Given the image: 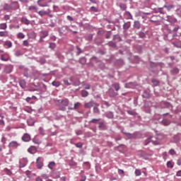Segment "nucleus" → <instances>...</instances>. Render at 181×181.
Segmentation results:
<instances>
[{
  "label": "nucleus",
  "instance_id": "f257e3e1",
  "mask_svg": "<svg viewBox=\"0 0 181 181\" xmlns=\"http://www.w3.org/2000/svg\"><path fill=\"white\" fill-rule=\"evenodd\" d=\"M36 165L37 169H42L43 168V159L42 157H38L36 160Z\"/></svg>",
  "mask_w": 181,
  "mask_h": 181
},
{
  "label": "nucleus",
  "instance_id": "f03ea898",
  "mask_svg": "<svg viewBox=\"0 0 181 181\" xmlns=\"http://www.w3.org/2000/svg\"><path fill=\"white\" fill-rule=\"evenodd\" d=\"M21 144H19L18 143H17L15 141H13L9 143L8 144V147L12 148V149H16V148H18V146H19Z\"/></svg>",
  "mask_w": 181,
  "mask_h": 181
},
{
  "label": "nucleus",
  "instance_id": "7ed1b4c3",
  "mask_svg": "<svg viewBox=\"0 0 181 181\" xmlns=\"http://www.w3.org/2000/svg\"><path fill=\"white\" fill-rule=\"evenodd\" d=\"M31 139L30 135L28 133H25L23 134V136H22V141H23V142H29Z\"/></svg>",
  "mask_w": 181,
  "mask_h": 181
},
{
  "label": "nucleus",
  "instance_id": "20e7f679",
  "mask_svg": "<svg viewBox=\"0 0 181 181\" xmlns=\"http://www.w3.org/2000/svg\"><path fill=\"white\" fill-rule=\"evenodd\" d=\"M165 21H168V22H170L171 23H176L177 22V20L170 16H167Z\"/></svg>",
  "mask_w": 181,
  "mask_h": 181
},
{
  "label": "nucleus",
  "instance_id": "39448f33",
  "mask_svg": "<svg viewBox=\"0 0 181 181\" xmlns=\"http://www.w3.org/2000/svg\"><path fill=\"white\" fill-rule=\"evenodd\" d=\"M28 165V159L22 158L20 160V168H25Z\"/></svg>",
  "mask_w": 181,
  "mask_h": 181
},
{
  "label": "nucleus",
  "instance_id": "423d86ee",
  "mask_svg": "<svg viewBox=\"0 0 181 181\" xmlns=\"http://www.w3.org/2000/svg\"><path fill=\"white\" fill-rule=\"evenodd\" d=\"M0 59L2 62H8L9 61V57H8L7 54H1V57H0Z\"/></svg>",
  "mask_w": 181,
  "mask_h": 181
},
{
  "label": "nucleus",
  "instance_id": "0eeeda50",
  "mask_svg": "<svg viewBox=\"0 0 181 181\" xmlns=\"http://www.w3.org/2000/svg\"><path fill=\"white\" fill-rule=\"evenodd\" d=\"M19 85H20V87H21V88H26V81L25 80H21L19 81Z\"/></svg>",
  "mask_w": 181,
  "mask_h": 181
},
{
  "label": "nucleus",
  "instance_id": "6e6552de",
  "mask_svg": "<svg viewBox=\"0 0 181 181\" xmlns=\"http://www.w3.org/2000/svg\"><path fill=\"white\" fill-rule=\"evenodd\" d=\"M36 146H31L28 149V151L29 152V153H35V152H36Z\"/></svg>",
  "mask_w": 181,
  "mask_h": 181
},
{
  "label": "nucleus",
  "instance_id": "1a4fd4ad",
  "mask_svg": "<svg viewBox=\"0 0 181 181\" xmlns=\"http://www.w3.org/2000/svg\"><path fill=\"white\" fill-rule=\"evenodd\" d=\"M93 105H94V103H93V101H90L89 103H86L84 104L85 108H91L93 107Z\"/></svg>",
  "mask_w": 181,
  "mask_h": 181
},
{
  "label": "nucleus",
  "instance_id": "9d476101",
  "mask_svg": "<svg viewBox=\"0 0 181 181\" xmlns=\"http://www.w3.org/2000/svg\"><path fill=\"white\" fill-rule=\"evenodd\" d=\"M21 22L22 23H24V25H30V21H29L28 18L23 17L21 18Z\"/></svg>",
  "mask_w": 181,
  "mask_h": 181
},
{
  "label": "nucleus",
  "instance_id": "9b49d317",
  "mask_svg": "<svg viewBox=\"0 0 181 181\" xmlns=\"http://www.w3.org/2000/svg\"><path fill=\"white\" fill-rule=\"evenodd\" d=\"M134 28L136 29H141V23L139 21L134 22Z\"/></svg>",
  "mask_w": 181,
  "mask_h": 181
},
{
  "label": "nucleus",
  "instance_id": "f8f14e48",
  "mask_svg": "<svg viewBox=\"0 0 181 181\" xmlns=\"http://www.w3.org/2000/svg\"><path fill=\"white\" fill-rule=\"evenodd\" d=\"M109 95L110 97H116L117 95V93L114 92L112 88L109 89Z\"/></svg>",
  "mask_w": 181,
  "mask_h": 181
},
{
  "label": "nucleus",
  "instance_id": "ddd939ff",
  "mask_svg": "<svg viewBox=\"0 0 181 181\" xmlns=\"http://www.w3.org/2000/svg\"><path fill=\"white\" fill-rule=\"evenodd\" d=\"M4 72L6 73V74H9L10 73H12V67L6 66Z\"/></svg>",
  "mask_w": 181,
  "mask_h": 181
},
{
  "label": "nucleus",
  "instance_id": "4468645a",
  "mask_svg": "<svg viewBox=\"0 0 181 181\" xmlns=\"http://www.w3.org/2000/svg\"><path fill=\"white\" fill-rule=\"evenodd\" d=\"M112 86L115 88V91H119L120 87L119 83H115Z\"/></svg>",
  "mask_w": 181,
  "mask_h": 181
},
{
  "label": "nucleus",
  "instance_id": "2eb2a0df",
  "mask_svg": "<svg viewBox=\"0 0 181 181\" xmlns=\"http://www.w3.org/2000/svg\"><path fill=\"white\" fill-rule=\"evenodd\" d=\"M61 104L62 105H63L64 107H67V105H69V100L68 99H64L61 101Z\"/></svg>",
  "mask_w": 181,
  "mask_h": 181
},
{
  "label": "nucleus",
  "instance_id": "dca6fc26",
  "mask_svg": "<svg viewBox=\"0 0 181 181\" xmlns=\"http://www.w3.org/2000/svg\"><path fill=\"white\" fill-rule=\"evenodd\" d=\"M129 28H131V23L128 22V23H124V25H123V28L126 30H127V29H129Z\"/></svg>",
  "mask_w": 181,
  "mask_h": 181
},
{
  "label": "nucleus",
  "instance_id": "f3484780",
  "mask_svg": "<svg viewBox=\"0 0 181 181\" xmlns=\"http://www.w3.org/2000/svg\"><path fill=\"white\" fill-rule=\"evenodd\" d=\"M35 12L37 13H38V15H40V16H45V15H47V12H46L45 11H36Z\"/></svg>",
  "mask_w": 181,
  "mask_h": 181
},
{
  "label": "nucleus",
  "instance_id": "a211bd4d",
  "mask_svg": "<svg viewBox=\"0 0 181 181\" xmlns=\"http://www.w3.org/2000/svg\"><path fill=\"white\" fill-rule=\"evenodd\" d=\"M81 97L86 98V97H88V91L87 90H81Z\"/></svg>",
  "mask_w": 181,
  "mask_h": 181
},
{
  "label": "nucleus",
  "instance_id": "6ab92c4d",
  "mask_svg": "<svg viewBox=\"0 0 181 181\" xmlns=\"http://www.w3.org/2000/svg\"><path fill=\"white\" fill-rule=\"evenodd\" d=\"M42 35L41 39H45V37H47V36H49V33L47 31H42Z\"/></svg>",
  "mask_w": 181,
  "mask_h": 181
},
{
  "label": "nucleus",
  "instance_id": "aec40b11",
  "mask_svg": "<svg viewBox=\"0 0 181 181\" xmlns=\"http://www.w3.org/2000/svg\"><path fill=\"white\" fill-rule=\"evenodd\" d=\"M37 4H38L39 6H41L42 8H45V6H47V3L42 4V0H38Z\"/></svg>",
  "mask_w": 181,
  "mask_h": 181
},
{
  "label": "nucleus",
  "instance_id": "412c9836",
  "mask_svg": "<svg viewBox=\"0 0 181 181\" xmlns=\"http://www.w3.org/2000/svg\"><path fill=\"white\" fill-rule=\"evenodd\" d=\"M6 36H8L7 31H1L0 32V37H6Z\"/></svg>",
  "mask_w": 181,
  "mask_h": 181
},
{
  "label": "nucleus",
  "instance_id": "4be33fe9",
  "mask_svg": "<svg viewBox=\"0 0 181 181\" xmlns=\"http://www.w3.org/2000/svg\"><path fill=\"white\" fill-rule=\"evenodd\" d=\"M173 45H174V46H175V47H178V48L181 49V42L180 41L173 42Z\"/></svg>",
  "mask_w": 181,
  "mask_h": 181
},
{
  "label": "nucleus",
  "instance_id": "5701e85b",
  "mask_svg": "<svg viewBox=\"0 0 181 181\" xmlns=\"http://www.w3.org/2000/svg\"><path fill=\"white\" fill-rule=\"evenodd\" d=\"M98 127L100 129H105L106 127H105V124H104V122H99V126Z\"/></svg>",
  "mask_w": 181,
  "mask_h": 181
},
{
  "label": "nucleus",
  "instance_id": "b1692460",
  "mask_svg": "<svg viewBox=\"0 0 181 181\" xmlns=\"http://www.w3.org/2000/svg\"><path fill=\"white\" fill-rule=\"evenodd\" d=\"M56 165V163H54V161H52L50 162L49 164H48V168L49 169H53V168H54V165Z\"/></svg>",
  "mask_w": 181,
  "mask_h": 181
},
{
  "label": "nucleus",
  "instance_id": "393cba45",
  "mask_svg": "<svg viewBox=\"0 0 181 181\" xmlns=\"http://www.w3.org/2000/svg\"><path fill=\"white\" fill-rule=\"evenodd\" d=\"M52 86H54V87H60L59 81H52Z\"/></svg>",
  "mask_w": 181,
  "mask_h": 181
},
{
  "label": "nucleus",
  "instance_id": "a878e982",
  "mask_svg": "<svg viewBox=\"0 0 181 181\" xmlns=\"http://www.w3.org/2000/svg\"><path fill=\"white\" fill-rule=\"evenodd\" d=\"M17 37L18 39H25V34H23V33H19L17 35Z\"/></svg>",
  "mask_w": 181,
  "mask_h": 181
},
{
  "label": "nucleus",
  "instance_id": "bb28decb",
  "mask_svg": "<svg viewBox=\"0 0 181 181\" xmlns=\"http://www.w3.org/2000/svg\"><path fill=\"white\" fill-rule=\"evenodd\" d=\"M151 83H153V86H155V87H156L159 85V81H158L156 79H152Z\"/></svg>",
  "mask_w": 181,
  "mask_h": 181
},
{
  "label": "nucleus",
  "instance_id": "cd10ccee",
  "mask_svg": "<svg viewBox=\"0 0 181 181\" xmlns=\"http://www.w3.org/2000/svg\"><path fill=\"white\" fill-rule=\"evenodd\" d=\"M80 105H81V103H80L78 102L74 103V110H78V108H80Z\"/></svg>",
  "mask_w": 181,
  "mask_h": 181
},
{
  "label": "nucleus",
  "instance_id": "c85d7f7f",
  "mask_svg": "<svg viewBox=\"0 0 181 181\" xmlns=\"http://www.w3.org/2000/svg\"><path fill=\"white\" fill-rule=\"evenodd\" d=\"M125 16H127V19H132V15L129 11L125 13Z\"/></svg>",
  "mask_w": 181,
  "mask_h": 181
},
{
  "label": "nucleus",
  "instance_id": "c756f323",
  "mask_svg": "<svg viewBox=\"0 0 181 181\" xmlns=\"http://www.w3.org/2000/svg\"><path fill=\"white\" fill-rule=\"evenodd\" d=\"M6 28H7L6 23L0 24V29L5 30V29H6Z\"/></svg>",
  "mask_w": 181,
  "mask_h": 181
},
{
  "label": "nucleus",
  "instance_id": "7c9ffc66",
  "mask_svg": "<svg viewBox=\"0 0 181 181\" xmlns=\"http://www.w3.org/2000/svg\"><path fill=\"white\" fill-rule=\"evenodd\" d=\"M83 88H85V90H90V86L88 83H84L83 85Z\"/></svg>",
  "mask_w": 181,
  "mask_h": 181
},
{
  "label": "nucleus",
  "instance_id": "2f4dec72",
  "mask_svg": "<svg viewBox=\"0 0 181 181\" xmlns=\"http://www.w3.org/2000/svg\"><path fill=\"white\" fill-rule=\"evenodd\" d=\"M100 121V119H92L90 121V124H97Z\"/></svg>",
  "mask_w": 181,
  "mask_h": 181
},
{
  "label": "nucleus",
  "instance_id": "473e14b6",
  "mask_svg": "<svg viewBox=\"0 0 181 181\" xmlns=\"http://www.w3.org/2000/svg\"><path fill=\"white\" fill-rule=\"evenodd\" d=\"M4 45L5 46H8V47H12V42L10 41H6Z\"/></svg>",
  "mask_w": 181,
  "mask_h": 181
},
{
  "label": "nucleus",
  "instance_id": "72a5a7b5",
  "mask_svg": "<svg viewBox=\"0 0 181 181\" xmlns=\"http://www.w3.org/2000/svg\"><path fill=\"white\" fill-rule=\"evenodd\" d=\"M93 112L95 114H100V109L98 107H93Z\"/></svg>",
  "mask_w": 181,
  "mask_h": 181
},
{
  "label": "nucleus",
  "instance_id": "f704fd0d",
  "mask_svg": "<svg viewBox=\"0 0 181 181\" xmlns=\"http://www.w3.org/2000/svg\"><path fill=\"white\" fill-rule=\"evenodd\" d=\"M23 46H25V47H28V46H29V41H28V40H23Z\"/></svg>",
  "mask_w": 181,
  "mask_h": 181
},
{
  "label": "nucleus",
  "instance_id": "c9c22d12",
  "mask_svg": "<svg viewBox=\"0 0 181 181\" xmlns=\"http://www.w3.org/2000/svg\"><path fill=\"white\" fill-rule=\"evenodd\" d=\"M75 146L76 148H83V144L81 142L76 143L75 144Z\"/></svg>",
  "mask_w": 181,
  "mask_h": 181
},
{
  "label": "nucleus",
  "instance_id": "e433bc0d",
  "mask_svg": "<svg viewBox=\"0 0 181 181\" xmlns=\"http://www.w3.org/2000/svg\"><path fill=\"white\" fill-rule=\"evenodd\" d=\"M163 8H166L168 9V11H170L172 8H173V5H170V6H163Z\"/></svg>",
  "mask_w": 181,
  "mask_h": 181
},
{
  "label": "nucleus",
  "instance_id": "4c0bfd02",
  "mask_svg": "<svg viewBox=\"0 0 181 181\" xmlns=\"http://www.w3.org/2000/svg\"><path fill=\"white\" fill-rule=\"evenodd\" d=\"M173 74H179V69H177V68H174V69H173Z\"/></svg>",
  "mask_w": 181,
  "mask_h": 181
},
{
  "label": "nucleus",
  "instance_id": "58836bf2",
  "mask_svg": "<svg viewBox=\"0 0 181 181\" xmlns=\"http://www.w3.org/2000/svg\"><path fill=\"white\" fill-rule=\"evenodd\" d=\"M139 37H141L142 39H144V37H145V36H146L145 33H144V32L139 33Z\"/></svg>",
  "mask_w": 181,
  "mask_h": 181
},
{
  "label": "nucleus",
  "instance_id": "ea45409f",
  "mask_svg": "<svg viewBox=\"0 0 181 181\" xmlns=\"http://www.w3.org/2000/svg\"><path fill=\"white\" fill-rule=\"evenodd\" d=\"M141 170H138V169H136V170H135V175H136V176H141Z\"/></svg>",
  "mask_w": 181,
  "mask_h": 181
},
{
  "label": "nucleus",
  "instance_id": "a19ab883",
  "mask_svg": "<svg viewBox=\"0 0 181 181\" xmlns=\"http://www.w3.org/2000/svg\"><path fill=\"white\" fill-rule=\"evenodd\" d=\"M109 45L111 46V47H117V45H115V42H110Z\"/></svg>",
  "mask_w": 181,
  "mask_h": 181
},
{
  "label": "nucleus",
  "instance_id": "79ce46f5",
  "mask_svg": "<svg viewBox=\"0 0 181 181\" xmlns=\"http://www.w3.org/2000/svg\"><path fill=\"white\" fill-rule=\"evenodd\" d=\"M163 8H164V7L158 8V12H159L160 13H163V14L166 13V12H165V11H163Z\"/></svg>",
  "mask_w": 181,
  "mask_h": 181
},
{
  "label": "nucleus",
  "instance_id": "37998d69",
  "mask_svg": "<svg viewBox=\"0 0 181 181\" xmlns=\"http://www.w3.org/2000/svg\"><path fill=\"white\" fill-rule=\"evenodd\" d=\"M167 167L170 168H173V165L172 164V162L168 161Z\"/></svg>",
  "mask_w": 181,
  "mask_h": 181
},
{
  "label": "nucleus",
  "instance_id": "c03bdc74",
  "mask_svg": "<svg viewBox=\"0 0 181 181\" xmlns=\"http://www.w3.org/2000/svg\"><path fill=\"white\" fill-rule=\"evenodd\" d=\"M107 118H113V117H114V115L112 114V112H109V113L107 115Z\"/></svg>",
  "mask_w": 181,
  "mask_h": 181
},
{
  "label": "nucleus",
  "instance_id": "a18cd8bd",
  "mask_svg": "<svg viewBox=\"0 0 181 181\" xmlns=\"http://www.w3.org/2000/svg\"><path fill=\"white\" fill-rule=\"evenodd\" d=\"M49 47L50 49H54V47H56V44L53 42L49 43Z\"/></svg>",
  "mask_w": 181,
  "mask_h": 181
},
{
  "label": "nucleus",
  "instance_id": "49530a36",
  "mask_svg": "<svg viewBox=\"0 0 181 181\" xmlns=\"http://www.w3.org/2000/svg\"><path fill=\"white\" fill-rule=\"evenodd\" d=\"M90 11H92L93 12H98V9H97V8L94 6L90 7Z\"/></svg>",
  "mask_w": 181,
  "mask_h": 181
},
{
  "label": "nucleus",
  "instance_id": "de8ad7c7",
  "mask_svg": "<svg viewBox=\"0 0 181 181\" xmlns=\"http://www.w3.org/2000/svg\"><path fill=\"white\" fill-rule=\"evenodd\" d=\"M163 125L168 126V125H169V122L167 119H163Z\"/></svg>",
  "mask_w": 181,
  "mask_h": 181
},
{
  "label": "nucleus",
  "instance_id": "09e8293b",
  "mask_svg": "<svg viewBox=\"0 0 181 181\" xmlns=\"http://www.w3.org/2000/svg\"><path fill=\"white\" fill-rule=\"evenodd\" d=\"M80 84H81V83L80 82V81H76L74 83V86H80Z\"/></svg>",
  "mask_w": 181,
  "mask_h": 181
},
{
  "label": "nucleus",
  "instance_id": "8fccbe9b",
  "mask_svg": "<svg viewBox=\"0 0 181 181\" xmlns=\"http://www.w3.org/2000/svg\"><path fill=\"white\" fill-rule=\"evenodd\" d=\"M64 84L66 86H71V83H70L68 80H64Z\"/></svg>",
  "mask_w": 181,
  "mask_h": 181
},
{
  "label": "nucleus",
  "instance_id": "3c124183",
  "mask_svg": "<svg viewBox=\"0 0 181 181\" xmlns=\"http://www.w3.org/2000/svg\"><path fill=\"white\" fill-rule=\"evenodd\" d=\"M120 8L123 9V11H125L127 9V5L125 4H120Z\"/></svg>",
  "mask_w": 181,
  "mask_h": 181
},
{
  "label": "nucleus",
  "instance_id": "603ef678",
  "mask_svg": "<svg viewBox=\"0 0 181 181\" xmlns=\"http://www.w3.org/2000/svg\"><path fill=\"white\" fill-rule=\"evenodd\" d=\"M29 11H35L36 10V7L35 6H30L29 8H28Z\"/></svg>",
  "mask_w": 181,
  "mask_h": 181
},
{
  "label": "nucleus",
  "instance_id": "864d4df0",
  "mask_svg": "<svg viewBox=\"0 0 181 181\" xmlns=\"http://www.w3.org/2000/svg\"><path fill=\"white\" fill-rule=\"evenodd\" d=\"M169 153L170 155H175V153H176V151H175V150H173V149H171V150H170Z\"/></svg>",
  "mask_w": 181,
  "mask_h": 181
},
{
  "label": "nucleus",
  "instance_id": "5fc2aeb1",
  "mask_svg": "<svg viewBox=\"0 0 181 181\" xmlns=\"http://www.w3.org/2000/svg\"><path fill=\"white\" fill-rule=\"evenodd\" d=\"M67 19L68 21H70L71 22H73V21H74V19H73V17L70 16H67Z\"/></svg>",
  "mask_w": 181,
  "mask_h": 181
},
{
  "label": "nucleus",
  "instance_id": "6e6d98bb",
  "mask_svg": "<svg viewBox=\"0 0 181 181\" xmlns=\"http://www.w3.org/2000/svg\"><path fill=\"white\" fill-rule=\"evenodd\" d=\"M76 135H82L83 131H81V130L76 131Z\"/></svg>",
  "mask_w": 181,
  "mask_h": 181
},
{
  "label": "nucleus",
  "instance_id": "4d7b16f0",
  "mask_svg": "<svg viewBox=\"0 0 181 181\" xmlns=\"http://www.w3.org/2000/svg\"><path fill=\"white\" fill-rule=\"evenodd\" d=\"M76 50H77V54H80V53H81V49H80V47H77Z\"/></svg>",
  "mask_w": 181,
  "mask_h": 181
},
{
  "label": "nucleus",
  "instance_id": "13d9d810",
  "mask_svg": "<svg viewBox=\"0 0 181 181\" xmlns=\"http://www.w3.org/2000/svg\"><path fill=\"white\" fill-rule=\"evenodd\" d=\"M6 173L7 175H8L9 176H11V175H12V172L11 170H6Z\"/></svg>",
  "mask_w": 181,
  "mask_h": 181
},
{
  "label": "nucleus",
  "instance_id": "bf43d9fd",
  "mask_svg": "<svg viewBox=\"0 0 181 181\" xmlns=\"http://www.w3.org/2000/svg\"><path fill=\"white\" fill-rule=\"evenodd\" d=\"M177 30H179V25H177L176 27H175V28L173 29V32L177 33Z\"/></svg>",
  "mask_w": 181,
  "mask_h": 181
},
{
  "label": "nucleus",
  "instance_id": "052dcab7",
  "mask_svg": "<svg viewBox=\"0 0 181 181\" xmlns=\"http://www.w3.org/2000/svg\"><path fill=\"white\" fill-rule=\"evenodd\" d=\"M118 173H119V175H124V170H121V169H119L118 170Z\"/></svg>",
  "mask_w": 181,
  "mask_h": 181
},
{
  "label": "nucleus",
  "instance_id": "680f3d73",
  "mask_svg": "<svg viewBox=\"0 0 181 181\" xmlns=\"http://www.w3.org/2000/svg\"><path fill=\"white\" fill-rule=\"evenodd\" d=\"M176 176L181 177V170L177 172Z\"/></svg>",
  "mask_w": 181,
  "mask_h": 181
},
{
  "label": "nucleus",
  "instance_id": "e2e57ef3",
  "mask_svg": "<svg viewBox=\"0 0 181 181\" xmlns=\"http://www.w3.org/2000/svg\"><path fill=\"white\" fill-rule=\"evenodd\" d=\"M33 142H34V144H40V142H39V140H36L35 139H33Z\"/></svg>",
  "mask_w": 181,
  "mask_h": 181
},
{
  "label": "nucleus",
  "instance_id": "0e129e2a",
  "mask_svg": "<svg viewBox=\"0 0 181 181\" xmlns=\"http://www.w3.org/2000/svg\"><path fill=\"white\" fill-rule=\"evenodd\" d=\"M1 125H5V122L2 119L0 120V126Z\"/></svg>",
  "mask_w": 181,
  "mask_h": 181
},
{
  "label": "nucleus",
  "instance_id": "69168bd1",
  "mask_svg": "<svg viewBox=\"0 0 181 181\" xmlns=\"http://www.w3.org/2000/svg\"><path fill=\"white\" fill-rule=\"evenodd\" d=\"M35 181H43V180H42V178H40V177H37L35 179Z\"/></svg>",
  "mask_w": 181,
  "mask_h": 181
},
{
  "label": "nucleus",
  "instance_id": "338daca9",
  "mask_svg": "<svg viewBox=\"0 0 181 181\" xmlns=\"http://www.w3.org/2000/svg\"><path fill=\"white\" fill-rule=\"evenodd\" d=\"M60 179H61V180H62V181H66V180H67V178H66V177H62Z\"/></svg>",
  "mask_w": 181,
  "mask_h": 181
},
{
  "label": "nucleus",
  "instance_id": "774afa93",
  "mask_svg": "<svg viewBox=\"0 0 181 181\" xmlns=\"http://www.w3.org/2000/svg\"><path fill=\"white\" fill-rule=\"evenodd\" d=\"M86 176H82L81 181H86Z\"/></svg>",
  "mask_w": 181,
  "mask_h": 181
}]
</instances>
